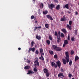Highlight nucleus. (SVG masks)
<instances>
[{
    "mask_svg": "<svg viewBox=\"0 0 79 79\" xmlns=\"http://www.w3.org/2000/svg\"><path fill=\"white\" fill-rule=\"evenodd\" d=\"M46 17L48 19H50L51 21H53V19L52 17H51L49 15H47Z\"/></svg>",
    "mask_w": 79,
    "mask_h": 79,
    "instance_id": "nucleus-7",
    "label": "nucleus"
},
{
    "mask_svg": "<svg viewBox=\"0 0 79 79\" xmlns=\"http://www.w3.org/2000/svg\"><path fill=\"white\" fill-rule=\"evenodd\" d=\"M79 59V57L78 56H76L75 57V61H76L77 60H78Z\"/></svg>",
    "mask_w": 79,
    "mask_h": 79,
    "instance_id": "nucleus-22",
    "label": "nucleus"
},
{
    "mask_svg": "<svg viewBox=\"0 0 79 79\" xmlns=\"http://www.w3.org/2000/svg\"><path fill=\"white\" fill-rule=\"evenodd\" d=\"M35 48L34 47L32 48H29V50H28V53H30V52L31 51H32L33 52H35Z\"/></svg>",
    "mask_w": 79,
    "mask_h": 79,
    "instance_id": "nucleus-5",
    "label": "nucleus"
},
{
    "mask_svg": "<svg viewBox=\"0 0 79 79\" xmlns=\"http://www.w3.org/2000/svg\"><path fill=\"white\" fill-rule=\"evenodd\" d=\"M60 33H61V32H60V31H59V32L58 33V34L59 35H60Z\"/></svg>",
    "mask_w": 79,
    "mask_h": 79,
    "instance_id": "nucleus-51",
    "label": "nucleus"
},
{
    "mask_svg": "<svg viewBox=\"0 0 79 79\" xmlns=\"http://www.w3.org/2000/svg\"><path fill=\"white\" fill-rule=\"evenodd\" d=\"M55 6L53 4H49L48 7L50 9H51L52 10H53V8Z\"/></svg>",
    "mask_w": 79,
    "mask_h": 79,
    "instance_id": "nucleus-4",
    "label": "nucleus"
},
{
    "mask_svg": "<svg viewBox=\"0 0 79 79\" xmlns=\"http://www.w3.org/2000/svg\"><path fill=\"white\" fill-rule=\"evenodd\" d=\"M55 63V62H52L51 63V66H54Z\"/></svg>",
    "mask_w": 79,
    "mask_h": 79,
    "instance_id": "nucleus-31",
    "label": "nucleus"
},
{
    "mask_svg": "<svg viewBox=\"0 0 79 79\" xmlns=\"http://www.w3.org/2000/svg\"><path fill=\"white\" fill-rule=\"evenodd\" d=\"M67 28H68L69 30H71L72 29V27L71 26L69 25V24H68L66 26Z\"/></svg>",
    "mask_w": 79,
    "mask_h": 79,
    "instance_id": "nucleus-13",
    "label": "nucleus"
},
{
    "mask_svg": "<svg viewBox=\"0 0 79 79\" xmlns=\"http://www.w3.org/2000/svg\"><path fill=\"white\" fill-rule=\"evenodd\" d=\"M54 67L55 68H57V66H58V65L56 64H55L54 65Z\"/></svg>",
    "mask_w": 79,
    "mask_h": 79,
    "instance_id": "nucleus-44",
    "label": "nucleus"
},
{
    "mask_svg": "<svg viewBox=\"0 0 79 79\" xmlns=\"http://www.w3.org/2000/svg\"><path fill=\"white\" fill-rule=\"evenodd\" d=\"M74 39H75V38L74 37H73L71 38V40L72 42H73V41H74Z\"/></svg>",
    "mask_w": 79,
    "mask_h": 79,
    "instance_id": "nucleus-36",
    "label": "nucleus"
},
{
    "mask_svg": "<svg viewBox=\"0 0 79 79\" xmlns=\"http://www.w3.org/2000/svg\"><path fill=\"white\" fill-rule=\"evenodd\" d=\"M46 42L47 44H48V45H50V40H46Z\"/></svg>",
    "mask_w": 79,
    "mask_h": 79,
    "instance_id": "nucleus-24",
    "label": "nucleus"
},
{
    "mask_svg": "<svg viewBox=\"0 0 79 79\" xmlns=\"http://www.w3.org/2000/svg\"><path fill=\"white\" fill-rule=\"evenodd\" d=\"M35 23L36 24L37 23V20H36L35 21Z\"/></svg>",
    "mask_w": 79,
    "mask_h": 79,
    "instance_id": "nucleus-54",
    "label": "nucleus"
},
{
    "mask_svg": "<svg viewBox=\"0 0 79 79\" xmlns=\"http://www.w3.org/2000/svg\"><path fill=\"white\" fill-rule=\"evenodd\" d=\"M33 71L34 72H37V69L36 68H34L33 69Z\"/></svg>",
    "mask_w": 79,
    "mask_h": 79,
    "instance_id": "nucleus-32",
    "label": "nucleus"
},
{
    "mask_svg": "<svg viewBox=\"0 0 79 79\" xmlns=\"http://www.w3.org/2000/svg\"><path fill=\"white\" fill-rule=\"evenodd\" d=\"M61 37H64V34H63V33H61Z\"/></svg>",
    "mask_w": 79,
    "mask_h": 79,
    "instance_id": "nucleus-34",
    "label": "nucleus"
},
{
    "mask_svg": "<svg viewBox=\"0 0 79 79\" xmlns=\"http://www.w3.org/2000/svg\"><path fill=\"white\" fill-rule=\"evenodd\" d=\"M46 75L47 77H49L50 76V73H46Z\"/></svg>",
    "mask_w": 79,
    "mask_h": 79,
    "instance_id": "nucleus-35",
    "label": "nucleus"
},
{
    "mask_svg": "<svg viewBox=\"0 0 79 79\" xmlns=\"http://www.w3.org/2000/svg\"><path fill=\"white\" fill-rule=\"evenodd\" d=\"M49 53L51 55H53V51H49Z\"/></svg>",
    "mask_w": 79,
    "mask_h": 79,
    "instance_id": "nucleus-26",
    "label": "nucleus"
},
{
    "mask_svg": "<svg viewBox=\"0 0 79 79\" xmlns=\"http://www.w3.org/2000/svg\"><path fill=\"white\" fill-rule=\"evenodd\" d=\"M65 54L66 56V57L65 58L66 60L67 63H68L69 61V52H67L65 53Z\"/></svg>",
    "mask_w": 79,
    "mask_h": 79,
    "instance_id": "nucleus-3",
    "label": "nucleus"
},
{
    "mask_svg": "<svg viewBox=\"0 0 79 79\" xmlns=\"http://www.w3.org/2000/svg\"><path fill=\"white\" fill-rule=\"evenodd\" d=\"M42 28V27H35V28L34 29V31H36V30H37V29H41Z\"/></svg>",
    "mask_w": 79,
    "mask_h": 79,
    "instance_id": "nucleus-11",
    "label": "nucleus"
},
{
    "mask_svg": "<svg viewBox=\"0 0 79 79\" xmlns=\"http://www.w3.org/2000/svg\"><path fill=\"white\" fill-rule=\"evenodd\" d=\"M69 13H71V12H69Z\"/></svg>",
    "mask_w": 79,
    "mask_h": 79,
    "instance_id": "nucleus-57",
    "label": "nucleus"
},
{
    "mask_svg": "<svg viewBox=\"0 0 79 79\" xmlns=\"http://www.w3.org/2000/svg\"><path fill=\"white\" fill-rule=\"evenodd\" d=\"M45 26L46 28H48V24H45Z\"/></svg>",
    "mask_w": 79,
    "mask_h": 79,
    "instance_id": "nucleus-33",
    "label": "nucleus"
},
{
    "mask_svg": "<svg viewBox=\"0 0 79 79\" xmlns=\"http://www.w3.org/2000/svg\"><path fill=\"white\" fill-rule=\"evenodd\" d=\"M62 62L64 64H66V60L64 59H62Z\"/></svg>",
    "mask_w": 79,
    "mask_h": 79,
    "instance_id": "nucleus-14",
    "label": "nucleus"
},
{
    "mask_svg": "<svg viewBox=\"0 0 79 79\" xmlns=\"http://www.w3.org/2000/svg\"><path fill=\"white\" fill-rule=\"evenodd\" d=\"M56 64H57V66H58L59 68H60V66H61V65L60 61V60H58L56 62Z\"/></svg>",
    "mask_w": 79,
    "mask_h": 79,
    "instance_id": "nucleus-6",
    "label": "nucleus"
},
{
    "mask_svg": "<svg viewBox=\"0 0 79 79\" xmlns=\"http://www.w3.org/2000/svg\"><path fill=\"white\" fill-rule=\"evenodd\" d=\"M75 14L76 15H78V13L77 12H76L75 13Z\"/></svg>",
    "mask_w": 79,
    "mask_h": 79,
    "instance_id": "nucleus-52",
    "label": "nucleus"
},
{
    "mask_svg": "<svg viewBox=\"0 0 79 79\" xmlns=\"http://www.w3.org/2000/svg\"><path fill=\"white\" fill-rule=\"evenodd\" d=\"M61 21H64V18H61Z\"/></svg>",
    "mask_w": 79,
    "mask_h": 79,
    "instance_id": "nucleus-48",
    "label": "nucleus"
},
{
    "mask_svg": "<svg viewBox=\"0 0 79 79\" xmlns=\"http://www.w3.org/2000/svg\"><path fill=\"white\" fill-rule=\"evenodd\" d=\"M72 79H74V78H73Z\"/></svg>",
    "mask_w": 79,
    "mask_h": 79,
    "instance_id": "nucleus-58",
    "label": "nucleus"
},
{
    "mask_svg": "<svg viewBox=\"0 0 79 79\" xmlns=\"http://www.w3.org/2000/svg\"><path fill=\"white\" fill-rule=\"evenodd\" d=\"M31 68L30 66H27L24 67L25 69H28Z\"/></svg>",
    "mask_w": 79,
    "mask_h": 79,
    "instance_id": "nucleus-17",
    "label": "nucleus"
},
{
    "mask_svg": "<svg viewBox=\"0 0 79 79\" xmlns=\"http://www.w3.org/2000/svg\"><path fill=\"white\" fill-rule=\"evenodd\" d=\"M70 53L72 55H73L74 53V51L73 50H72L71 52Z\"/></svg>",
    "mask_w": 79,
    "mask_h": 79,
    "instance_id": "nucleus-29",
    "label": "nucleus"
},
{
    "mask_svg": "<svg viewBox=\"0 0 79 79\" xmlns=\"http://www.w3.org/2000/svg\"><path fill=\"white\" fill-rule=\"evenodd\" d=\"M34 18V15H32L31 16V19H33Z\"/></svg>",
    "mask_w": 79,
    "mask_h": 79,
    "instance_id": "nucleus-43",
    "label": "nucleus"
},
{
    "mask_svg": "<svg viewBox=\"0 0 79 79\" xmlns=\"http://www.w3.org/2000/svg\"><path fill=\"white\" fill-rule=\"evenodd\" d=\"M43 52H44V50H43V49L42 48H41L40 49V52L41 54V56L39 57V59L40 60H44V57H43V55H44V53Z\"/></svg>",
    "mask_w": 79,
    "mask_h": 79,
    "instance_id": "nucleus-1",
    "label": "nucleus"
},
{
    "mask_svg": "<svg viewBox=\"0 0 79 79\" xmlns=\"http://www.w3.org/2000/svg\"><path fill=\"white\" fill-rule=\"evenodd\" d=\"M57 55L56 54L54 56V58H57Z\"/></svg>",
    "mask_w": 79,
    "mask_h": 79,
    "instance_id": "nucleus-45",
    "label": "nucleus"
},
{
    "mask_svg": "<svg viewBox=\"0 0 79 79\" xmlns=\"http://www.w3.org/2000/svg\"><path fill=\"white\" fill-rule=\"evenodd\" d=\"M52 47L53 49L56 51H60L62 50V48H60L59 47H57V45H52Z\"/></svg>",
    "mask_w": 79,
    "mask_h": 79,
    "instance_id": "nucleus-2",
    "label": "nucleus"
},
{
    "mask_svg": "<svg viewBox=\"0 0 79 79\" xmlns=\"http://www.w3.org/2000/svg\"><path fill=\"white\" fill-rule=\"evenodd\" d=\"M64 0V1H66V0Z\"/></svg>",
    "mask_w": 79,
    "mask_h": 79,
    "instance_id": "nucleus-59",
    "label": "nucleus"
},
{
    "mask_svg": "<svg viewBox=\"0 0 79 79\" xmlns=\"http://www.w3.org/2000/svg\"><path fill=\"white\" fill-rule=\"evenodd\" d=\"M18 50H21V48H18Z\"/></svg>",
    "mask_w": 79,
    "mask_h": 79,
    "instance_id": "nucleus-53",
    "label": "nucleus"
},
{
    "mask_svg": "<svg viewBox=\"0 0 79 79\" xmlns=\"http://www.w3.org/2000/svg\"><path fill=\"white\" fill-rule=\"evenodd\" d=\"M57 42L58 43H59L61 42V38L60 37H57Z\"/></svg>",
    "mask_w": 79,
    "mask_h": 79,
    "instance_id": "nucleus-20",
    "label": "nucleus"
},
{
    "mask_svg": "<svg viewBox=\"0 0 79 79\" xmlns=\"http://www.w3.org/2000/svg\"><path fill=\"white\" fill-rule=\"evenodd\" d=\"M66 44L64 43L63 45V47H65V46H66Z\"/></svg>",
    "mask_w": 79,
    "mask_h": 79,
    "instance_id": "nucleus-49",
    "label": "nucleus"
},
{
    "mask_svg": "<svg viewBox=\"0 0 79 79\" xmlns=\"http://www.w3.org/2000/svg\"><path fill=\"white\" fill-rule=\"evenodd\" d=\"M70 36H69V35L68 36V40H70Z\"/></svg>",
    "mask_w": 79,
    "mask_h": 79,
    "instance_id": "nucleus-47",
    "label": "nucleus"
},
{
    "mask_svg": "<svg viewBox=\"0 0 79 79\" xmlns=\"http://www.w3.org/2000/svg\"><path fill=\"white\" fill-rule=\"evenodd\" d=\"M31 44V47H33V46L34 45V44L35 43H34V41H32Z\"/></svg>",
    "mask_w": 79,
    "mask_h": 79,
    "instance_id": "nucleus-30",
    "label": "nucleus"
},
{
    "mask_svg": "<svg viewBox=\"0 0 79 79\" xmlns=\"http://www.w3.org/2000/svg\"><path fill=\"white\" fill-rule=\"evenodd\" d=\"M58 76L60 77H61V76H62V77H61V78H63V77H64V75H63V73H59L58 75Z\"/></svg>",
    "mask_w": 79,
    "mask_h": 79,
    "instance_id": "nucleus-9",
    "label": "nucleus"
},
{
    "mask_svg": "<svg viewBox=\"0 0 79 79\" xmlns=\"http://www.w3.org/2000/svg\"><path fill=\"white\" fill-rule=\"evenodd\" d=\"M33 2H35V0H32Z\"/></svg>",
    "mask_w": 79,
    "mask_h": 79,
    "instance_id": "nucleus-55",
    "label": "nucleus"
},
{
    "mask_svg": "<svg viewBox=\"0 0 79 79\" xmlns=\"http://www.w3.org/2000/svg\"><path fill=\"white\" fill-rule=\"evenodd\" d=\"M40 7L41 8H43L44 7V4H43V3H42L40 4Z\"/></svg>",
    "mask_w": 79,
    "mask_h": 79,
    "instance_id": "nucleus-25",
    "label": "nucleus"
},
{
    "mask_svg": "<svg viewBox=\"0 0 79 79\" xmlns=\"http://www.w3.org/2000/svg\"><path fill=\"white\" fill-rule=\"evenodd\" d=\"M54 2L57 3H58V0H54Z\"/></svg>",
    "mask_w": 79,
    "mask_h": 79,
    "instance_id": "nucleus-50",
    "label": "nucleus"
},
{
    "mask_svg": "<svg viewBox=\"0 0 79 79\" xmlns=\"http://www.w3.org/2000/svg\"><path fill=\"white\" fill-rule=\"evenodd\" d=\"M36 38L38 40H40V39H41V37L40 36H39V35H36Z\"/></svg>",
    "mask_w": 79,
    "mask_h": 79,
    "instance_id": "nucleus-16",
    "label": "nucleus"
},
{
    "mask_svg": "<svg viewBox=\"0 0 79 79\" xmlns=\"http://www.w3.org/2000/svg\"><path fill=\"white\" fill-rule=\"evenodd\" d=\"M34 72H33L32 71L29 70L28 71V73H27V74H34Z\"/></svg>",
    "mask_w": 79,
    "mask_h": 79,
    "instance_id": "nucleus-12",
    "label": "nucleus"
},
{
    "mask_svg": "<svg viewBox=\"0 0 79 79\" xmlns=\"http://www.w3.org/2000/svg\"><path fill=\"white\" fill-rule=\"evenodd\" d=\"M35 53L36 54H37V55H38V54H39V51H38V50H36L35 51Z\"/></svg>",
    "mask_w": 79,
    "mask_h": 79,
    "instance_id": "nucleus-39",
    "label": "nucleus"
},
{
    "mask_svg": "<svg viewBox=\"0 0 79 79\" xmlns=\"http://www.w3.org/2000/svg\"><path fill=\"white\" fill-rule=\"evenodd\" d=\"M43 13L44 15H47L48 13V11L47 10H44L43 11Z\"/></svg>",
    "mask_w": 79,
    "mask_h": 79,
    "instance_id": "nucleus-21",
    "label": "nucleus"
},
{
    "mask_svg": "<svg viewBox=\"0 0 79 79\" xmlns=\"http://www.w3.org/2000/svg\"><path fill=\"white\" fill-rule=\"evenodd\" d=\"M34 63H35V64L36 66H39V63L38 60H35V61Z\"/></svg>",
    "mask_w": 79,
    "mask_h": 79,
    "instance_id": "nucleus-10",
    "label": "nucleus"
},
{
    "mask_svg": "<svg viewBox=\"0 0 79 79\" xmlns=\"http://www.w3.org/2000/svg\"><path fill=\"white\" fill-rule=\"evenodd\" d=\"M56 8L57 10H60V5H57L56 7Z\"/></svg>",
    "mask_w": 79,
    "mask_h": 79,
    "instance_id": "nucleus-19",
    "label": "nucleus"
},
{
    "mask_svg": "<svg viewBox=\"0 0 79 79\" xmlns=\"http://www.w3.org/2000/svg\"><path fill=\"white\" fill-rule=\"evenodd\" d=\"M78 5H79V2L78 3Z\"/></svg>",
    "mask_w": 79,
    "mask_h": 79,
    "instance_id": "nucleus-56",
    "label": "nucleus"
},
{
    "mask_svg": "<svg viewBox=\"0 0 79 79\" xmlns=\"http://www.w3.org/2000/svg\"><path fill=\"white\" fill-rule=\"evenodd\" d=\"M73 63V62H72V61L70 60L69 61V65H70V66H71V64Z\"/></svg>",
    "mask_w": 79,
    "mask_h": 79,
    "instance_id": "nucleus-28",
    "label": "nucleus"
},
{
    "mask_svg": "<svg viewBox=\"0 0 79 79\" xmlns=\"http://www.w3.org/2000/svg\"><path fill=\"white\" fill-rule=\"evenodd\" d=\"M64 42L65 44L67 45V44H68V41L67 40H65L64 41Z\"/></svg>",
    "mask_w": 79,
    "mask_h": 79,
    "instance_id": "nucleus-23",
    "label": "nucleus"
},
{
    "mask_svg": "<svg viewBox=\"0 0 79 79\" xmlns=\"http://www.w3.org/2000/svg\"><path fill=\"white\" fill-rule=\"evenodd\" d=\"M69 77H73V75H72V74L71 73H69Z\"/></svg>",
    "mask_w": 79,
    "mask_h": 79,
    "instance_id": "nucleus-40",
    "label": "nucleus"
},
{
    "mask_svg": "<svg viewBox=\"0 0 79 79\" xmlns=\"http://www.w3.org/2000/svg\"><path fill=\"white\" fill-rule=\"evenodd\" d=\"M49 40H53V39L52 38V37L51 35H49Z\"/></svg>",
    "mask_w": 79,
    "mask_h": 79,
    "instance_id": "nucleus-27",
    "label": "nucleus"
},
{
    "mask_svg": "<svg viewBox=\"0 0 79 79\" xmlns=\"http://www.w3.org/2000/svg\"><path fill=\"white\" fill-rule=\"evenodd\" d=\"M27 62L28 63H29L31 62V60H30L27 59Z\"/></svg>",
    "mask_w": 79,
    "mask_h": 79,
    "instance_id": "nucleus-42",
    "label": "nucleus"
},
{
    "mask_svg": "<svg viewBox=\"0 0 79 79\" xmlns=\"http://www.w3.org/2000/svg\"><path fill=\"white\" fill-rule=\"evenodd\" d=\"M61 72V73H63L64 72V70H63V69H60Z\"/></svg>",
    "mask_w": 79,
    "mask_h": 79,
    "instance_id": "nucleus-46",
    "label": "nucleus"
},
{
    "mask_svg": "<svg viewBox=\"0 0 79 79\" xmlns=\"http://www.w3.org/2000/svg\"><path fill=\"white\" fill-rule=\"evenodd\" d=\"M64 8H66L67 9H69V4H66L65 6H64Z\"/></svg>",
    "mask_w": 79,
    "mask_h": 79,
    "instance_id": "nucleus-15",
    "label": "nucleus"
},
{
    "mask_svg": "<svg viewBox=\"0 0 79 79\" xmlns=\"http://www.w3.org/2000/svg\"><path fill=\"white\" fill-rule=\"evenodd\" d=\"M61 31L64 33L65 34H66L67 33V31H66V29L65 28H63L61 29Z\"/></svg>",
    "mask_w": 79,
    "mask_h": 79,
    "instance_id": "nucleus-8",
    "label": "nucleus"
},
{
    "mask_svg": "<svg viewBox=\"0 0 79 79\" xmlns=\"http://www.w3.org/2000/svg\"><path fill=\"white\" fill-rule=\"evenodd\" d=\"M75 33L76 35H77V31L76 30H75Z\"/></svg>",
    "mask_w": 79,
    "mask_h": 79,
    "instance_id": "nucleus-41",
    "label": "nucleus"
},
{
    "mask_svg": "<svg viewBox=\"0 0 79 79\" xmlns=\"http://www.w3.org/2000/svg\"><path fill=\"white\" fill-rule=\"evenodd\" d=\"M44 73H48V69L46 68H45L44 69Z\"/></svg>",
    "mask_w": 79,
    "mask_h": 79,
    "instance_id": "nucleus-18",
    "label": "nucleus"
},
{
    "mask_svg": "<svg viewBox=\"0 0 79 79\" xmlns=\"http://www.w3.org/2000/svg\"><path fill=\"white\" fill-rule=\"evenodd\" d=\"M55 35L56 36H57V37H58V33H57V32L55 31Z\"/></svg>",
    "mask_w": 79,
    "mask_h": 79,
    "instance_id": "nucleus-38",
    "label": "nucleus"
},
{
    "mask_svg": "<svg viewBox=\"0 0 79 79\" xmlns=\"http://www.w3.org/2000/svg\"><path fill=\"white\" fill-rule=\"evenodd\" d=\"M69 24L70 26H71L72 24V21H70L69 22Z\"/></svg>",
    "mask_w": 79,
    "mask_h": 79,
    "instance_id": "nucleus-37",
    "label": "nucleus"
}]
</instances>
